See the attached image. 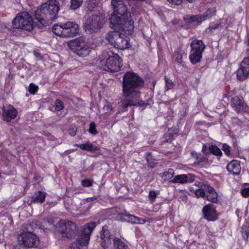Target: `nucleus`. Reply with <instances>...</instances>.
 <instances>
[{"label":"nucleus","mask_w":249,"mask_h":249,"mask_svg":"<svg viewBox=\"0 0 249 249\" xmlns=\"http://www.w3.org/2000/svg\"><path fill=\"white\" fill-rule=\"evenodd\" d=\"M232 18L231 17H228L227 18L221 19L220 22L222 23V25H223V26L226 24L228 26H232Z\"/></svg>","instance_id":"35"},{"label":"nucleus","mask_w":249,"mask_h":249,"mask_svg":"<svg viewBox=\"0 0 249 249\" xmlns=\"http://www.w3.org/2000/svg\"><path fill=\"white\" fill-rule=\"evenodd\" d=\"M206 159H207L206 157L204 156H201L199 155L198 157V159H197V161L198 163L203 162L206 160Z\"/></svg>","instance_id":"50"},{"label":"nucleus","mask_w":249,"mask_h":249,"mask_svg":"<svg viewBox=\"0 0 249 249\" xmlns=\"http://www.w3.org/2000/svg\"><path fill=\"white\" fill-rule=\"evenodd\" d=\"M46 197V193L44 192H35L32 197V201L35 203H42Z\"/></svg>","instance_id":"23"},{"label":"nucleus","mask_w":249,"mask_h":249,"mask_svg":"<svg viewBox=\"0 0 249 249\" xmlns=\"http://www.w3.org/2000/svg\"><path fill=\"white\" fill-rule=\"evenodd\" d=\"M195 18L196 21L197 22H201L203 21L206 20L204 14L195 15Z\"/></svg>","instance_id":"44"},{"label":"nucleus","mask_w":249,"mask_h":249,"mask_svg":"<svg viewBox=\"0 0 249 249\" xmlns=\"http://www.w3.org/2000/svg\"><path fill=\"white\" fill-rule=\"evenodd\" d=\"M216 12V9L215 7L208 8L203 14L206 20L208 19L215 15Z\"/></svg>","instance_id":"29"},{"label":"nucleus","mask_w":249,"mask_h":249,"mask_svg":"<svg viewBox=\"0 0 249 249\" xmlns=\"http://www.w3.org/2000/svg\"><path fill=\"white\" fill-rule=\"evenodd\" d=\"M157 196V194L155 191L152 190L149 192V198L150 201L154 202Z\"/></svg>","instance_id":"43"},{"label":"nucleus","mask_w":249,"mask_h":249,"mask_svg":"<svg viewBox=\"0 0 249 249\" xmlns=\"http://www.w3.org/2000/svg\"><path fill=\"white\" fill-rule=\"evenodd\" d=\"M96 198H97V197L95 196H93L92 197H89V198H87V201L88 202H90L95 200V199H96Z\"/></svg>","instance_id":"51"},{"label":"nucleus","mask_w":249,"mask_h":249,"mask_svg":"<svg viewBox=\"0 0 249 249\" xmlns=\"http://www.w3.org/2000/svg\"><path fill=\"white\" fill-rule=\"evenodd\" d=\"M185 20L188 22H195L196 21L194 16H187L184 18Z\"/></svg>","instance_id":"47"},{"label":"nucleus","mask_w":249,"mask_h":249,"mask_svg":"<svg viewBox=\"0 0 249 249\" xmlns=\"http://www.w3.org/2000/svg\"><path fill=\"white\" fill-rule=\"evenodd\" d=\"M146 159H147V160L148 161V160H149L147 158Z\"/></svg>","instance_id":"55"},{"label":"nucleus","mask_w":249,"mask_h":249,"mask_svg":"<svg viewBox=\"0 0 249 249\" xmlns=\"http://www.w3.org/2000/svg\"><path fill=\"white\" fill-rule=\"evenodd\" d=\"M85 45V43L82 38H76L68 43L69 47L75 53Z\"/></svg>","instance_id":"20"},{"label":"nucleus","mask_w":249,"mask_h":249,"mask_svg":"<svg viewBox=\"0 0 249 249\" xmlns=\"http://www.w3.org/2000/svg\"><path fill=\"white\" fill-rule=\"evenodd\" d=\"M111 4L115 14L110 18L111 28H118L119 29H124L126 25L128 26V30L132 32L134 29L133 22L129 20L130 13L127 12L126 6L123 0H112Z\"/></svg>","instance_id":"2"},{"label":"nucleus","mask_w":249,"mask_h":249,"mask_svg":"<svg viewBox=\"0 0 249 249\" xmlns=\"http://www.w3.org/2000/svg\"><path fill=\"white\" fill-rule=\"evenodd\" d=\"M241 193L244 197L249 196V188H244L241 191Z\"/></svg>","instance_id":"45"},{"label":"nucleus","mask_w":249,"mask_h":249,"mask_svg":"<svg viewBox=\"0 0 249 249\" xmlns=\"http://www.w3.org/2000/svg\"><path fill=\"white\" fill-rule=\"evenodd\" d=\"M222 149L226 155L229 156L230 155L231 147L228 145L226 144H223L222 146Z\"/></svg>","instance_id":"40"},{"label":"nucleus","mask_w":249,"mask_h":249,"mask_svg":"<svg viewBox=\"0 0 249 249\" xmlns=\"http://www.w3.org/2000/svg\"><path fill=\"white\" fill-rule=\"evenodd\" d=\"M195 180V177L193 174H181L175 176L169 182L172 183L185 184L192 183Z\"/></svg>","instance_id":"14"},{"label":"nucleus","mask_w":249,"mask_h":249,"mask_svg":"<svg viewBox=\"0 0 249 249\" xmlns=\"http://www.w3.org/2000/svg\"><path fill=\"white\" fill-rule=\"evenodd\" d=\"M83 0H71L70 8L72 10L78 9L82 4Z\"/></svg>","instance_id":"28"},{"label":"nucleus","mask_w":249,"mask_h":249,"mask_svg":"<svg viewBox=\"0 0 249 249\" xmlns=\"http://www.w3.org/2000/svg\"><path fill=\"white\" fill-rule=\"evenodd\" d=\"M231 105L238 112L241 111L246 112L248 110V107L244 104L240 99L237 96L232 98Z\"/></svg>","instance_id":"19"},{"label":"nucleus","mask_w":249,"mask_h":249,"mask_svg":"<svg viewBox=\"0 0 249 249\" xmlns=\"http://www.w3.org/2000/svg\"><path fill=\"white\" fill-rule=\"evenodd\" d=\"M38 89V87L33 84H30L29 87V91L32 94H34Z\"/></svg>","instance_id":"42"},{"label":"nucleus","mask_w":249,"mask_h":249,"mask_svg":"<svg viewBox=\"0 0 249 249\" xmlns=\"http://www.w3.org/2000/svg\"><path fill=\"white\" fill-rule=\"evenodd\" d=\"M105 37L112 45L117 49L124 50L128 47V37L119 32H109Z\"/></svg>","instance_id":"6"},{"label":"nucleus","mask_w":249,"mask_h":249,"mask_svg":"<svg viewBox=\"0 0 249 249\" xmlns=\"http://www.w3.org/2000/svg\"><path fill=\"white\" fill-rule=\"evenodd\" d=\"M58 231L63 237L71 239L75 233L76 224L70 221H60L58 223Z\"/></svg>","instance_id":"11"},{"label":"nucleus","mask_w":249,"mask_h":249,"mask_svg":"<svg viewBox=\"0 0 249 249\" xmlns=\"http://www.w3.org/2000/svg\"><path fill=\"white\" fill-rule=\"evenodd\" d=\"M175 174V171L173 169L170 168L167 171L164 172L162 174V178L164 181L170 180Z\"/></svg>","instance_id":"26"},{"label":"nucleus","mask_w":249,"mask_h":249,"mask_svg":"<svg viewBox=\"0 0 249 249\" xmlns=\"http://www.w3.org/2000/svg\"><path fill=\"white\" fill-rule=\"evenodd\" d=\"M236 74L237 78L240 81L245 80L249 77V53L248 57L242 61Z\"/></svg>","instance_id":"12"},{"label":"nucleus","mask_w":249,"mask_h":249,"mask_svg":"<svg viewBox=\"0 0 249 249\" xmlns=\"http://www.w3.org/2000/svg\"><path fill=\"white\" fill-rule=\"evenodd\" d=\"M105 23V18L101 14L92 15L87 19L84 28L87 34L96 33L102 28Z\"/></svg>","instance_id":"5"},{"label":"nucleus","mask_w":249,"mask_h":249,"mask_svg":"<svg viewBox=\"0 0 249 249\" xmlns=\"http://www.w3.org/2000/svg\"><path fill=\"white\" fill-rule=\"evenodd\" d=\"M144 84V80L137 73L132 71L125 73L123 80V98L121 100V111L123 112L127 110L129 106L139 105L140 106L144 104L139 101L140 92L139 88Z\"/></svg>","instance_id":"1"},{"label":"nucleus","mask_w":249,"mask_h":249,"mask_svg":"<svg viewBox=\"0 0 249 249\" xmlns=\"http://www.w3.org/2000/svg\"><path fill=\"white\" fill-rule=\"evenodd\" d=\"M64 108L63 102L59 99H57L55 102V109L57 111H60Z\"/></svg>","instance_id":"36"},{"label":"nucleus","mask_w":249,"mask_h":249,"mask_svg":"<svg viewBox=\"0 0 249 249\" xmlns=\"http://www.w3.org/2000/svg\"><path fill=\"white\" fill-rule=\"evenodd\" d=\"M90 50L85 45L75 53L76 54L80 57H85L89 54Z\"/></svg>","instance_id":"27"},{"label":"nucleus","mask_w":249,"mask_h":249,"mask_svg":"<svg viewBox=\"0 0 249 249\" xmlns=\"http://www.w3.org/2000/svg\"><path fill=\"white\" fill-rule=\"evenodd\" d=\"M191 50L190 53L189 59L193 64L201 61L202 54L205 49V45L202 40L195 39L191 44Z\"/></svg>","instance_id":"10"},{"label":"nucleus","mask_w":249,"mask_h":249,"mask_svg":"<svg viewBox=\"0 0 249 249\" xmlns=\"http://www.w3.org/2000/svg\"><path fill=\"white\" fill-rule=\"evenodd\" d=\"M219 27H223V25H222V23H211L209 27L206 29V32L207 33H211L212 31L213 30H216L218 29Z\"/></svg>","instance_id":"30"},{"label":"nucleus","mask_w":249,"mask_h":249,"mask_svg":"<svg viewBox=\"0 0 249 249\" xmlns=\"http://www.w3.org/2000/svg\"><path fill=\"white\" fill-rule=\"evenodd\" d=\"M114 249H129L128 246L118 238L114 239Z\"/></svg>","instance_id":"25"},{"label":"nucleus","mask_w":249,"mask_h":249,"mask_svg":"<svg viewBox=\"0 0 249 249\" xmlns=\"http://www.w3.org/2000/svg\"><path fill=\"white\" fill-rule=\"evenodd\" d=\"M210 151L216 156H221L222 155V152L220 148L215 145H211L209 147Z\"/></svg>","instance_id":"32"},{"label":"nucleus","mask_w":249,"mask_h":249,"mask_svg":"<svg viewBox=\"0 0 249 249\" xmlns=\"http://www.w3.org/2000/svg\"><path fill=\"white\" fill-rule=\"evenodd\" d=\"M101 238L102 240L101 246L104 249H107L111 244V239L109 231L106 227H103L101 233Z\"/></svg>","instance_id":"18"},{"label":"nucleus","mask_w":249,"mask_h":249,"mask_svg":"<svg viewBox=\"0 0 249 249\" xmlns=\"http://www.w3.org/2000/svg\"><path fill=\"white\" fill-rule=\"evenodd\" d=\"M102 57L103 58L100 61L99 67L104 71L111 72H117L123 66L121 58L118 54L111 51L104 52Z\"/></svg>","instance_id":"3"},{"label":"nucleus","mask_w":249,"mask_h":249,"mask_svg":"<svg viewBox=\"0 0 249 249\" xmlns=\"http://www.w3.org/2000/svg\"><path fill=\"white\" fill-rule=\"evenodd\" d=\"M202 188L204 190L205 193L207 192L209 194L215 191L213 187L210 186L209 185H208L207 184H203Z\"/></svg>","instance_id":"37"},{"label":"nucleus","mask_w":249,"mask_h":249,"mask_svg":"<svg viewBox=\"0 0 249 249\" xmlns=\"http://www.w3.org/2000/svg\"><path fill=\"white\" fill-rule=\"evenodd\" d=\"M217 193L215 191L210 194L207 195L206 198L210 202L216 203L217 201Z\"/></svg>","instance_id":"31"},{"label":"nucleus","mask_w":249,"mask_h":249,"mask_svg":"<svg viewBox=\"0 0 249 249\" xmlns=\"http://www.w3.org/2000/svg\"><path fill=\"white\" fill-rule=\"evenodd\" d=\"M191 154H192V156L194 158H196V160L198 159V157L199 155H198V154L196 152L194 151V152H192L191 153Z\"/></svg>","instance_id":"52"},{"label":"nucleus","mask_w":249,"mask_h":249,"mask_svg":"<svg viewBox=\"0 0 249 249\" xmlns=\"http://www.w3.org/2000/svg\"><path fill=\"white\" fill-rule=\"evenodd\" d=\"M64 30L63 23H61L60 25L55 24L52 27L53 32L56 35L62 37H65L63 33Z\"/></svg>","instance_id":"24"},{"label":"nucleus","mask_w":249,"mask_h":249,"mask_svg":"<svg viewBox=\"0 0 249 249\" xmlns=\"http://www.w3.org/2000/svg\"><path fill=\"white\" fill-rule=\"evenodd\" d=\"M69 134L71 136H74L76 134V129L75 128H70L69 129Z\"/></svg>","instance_id":"48"},{"label":"nucleus","mask_w":249,"mask_h":249,"mask_svg":"<svg viewBox=\"0 0 249 249\" xmlns=\"http://www.w3.org/2000/svg\"><path fill=\"white\" fill-rule=\"evenodd\" d=\"M18 114L17 110L12 106L8 105L2 108V116L3 119L7 122L15 119Z\"/></svg>","instance_id":"15"},{"label":"nucleus","mask_w":249,"mask_h":249,"mask_svg":"<svg viewBox=\"0 0 249 249\" xmlns=\"http://www.w3.org/2000/svg\"><path fill=\"white\" fill-rule=\"evenodd\" d=\"M97 225L95 222H91L83 226L81 238L71 244V249H80L81 247L87 246L89 243L90 235Z\"/></svg>","instance_id":"8"},{"label":"nucleus","mask_w":249,"mask_h":249,"mask_svg":"<svg viewBox=\"0 0 249 249\" xmlns=\"http://www.w3.org/2000/svg\"><path fill=\"white\" fill-rule=\"evenodd\" d=\"M167 1L176 5H179L182 3L183 0H167Z\"/></svg>","instance_id":"49"},{"label":"nucleus","mask_w":249,"mask_h":249,"mask_svg":"<svg viewBox=\"0 0 249 249\" xmlns=\"http://www.w3.org/2000/svg\"><path fill=\"white\" fill-rule=\"evenodd\" d=\"M59 7L58 4L50 1L42 4L35 13L36 18L41 22L46 19H52L58 13Z\"/></svg>","instance_id":"4"},{"label":"nucleus","mask_w":249,"mask_h":249,"mask_svg":"<svg viewBox=\"0 0 249 249\" xmlns=\"http://www.w3.org/2000/svg\"><path fill=\"white\" fill-rule=\"evenodd\" d=\"M63 33L65 37H71L76 36L79 31V25L74 22L67 21L63 23Z\"/></svg>","instance_id":"13"},{"label":"nucleus","mask_w":249,"mask_h":249,"mask_svg":"<svg viewBox=\"0 0 249 249\" xmlns=\"http://www.w3.org/2000/svg\"><path fill=\"white\" fill-rule=\"evenodd\" d=\"M113 109L112 106L111 104L107 103L104 107V109L105 111H108L109 110H112Z\"/></svg>","instance_id":"46"},{"label":"nucleus","mask_w":249,"mask_h":249,"mask_svg":"<svg viewBox=\"0 0 249 249\" xmlns=\"http://www.w3.org/2000/svg\"><path fill=\"white\" fill-rule=\"evenodd\" d=\"M227 169L233 175H238L241 171L240 163L236 160H233L227 165Z\"/></svg>","instance_id":"21"},{"label":"nucleus","mask_w":249,"mask_h":249,"mask_svg":"<svg viewBox=\"0 0 249 249\" xmlns=\"http://www.w3.org/2000/svg\"><path fill=\"white\" fill-rule=\"evenodd\" d=\"M14 28L28 31L34 28L32 17L26 12H22L18 14L13 20Z\"/></svg>","instance_id":"7"},{"label":"nucleus","mask_w":249,"mask_h":249,"mask_svg":"<svg viewBox=\"0 0 249 249\" xmlns=\"http://www.w3.org/2000/svg\"><path fill=\"white\" fill-rule=\"evenodd\" d=\"M187 1L191 3V2H193L194 1H195V0H186Z\"/></svg>","instance_id":"53"},{"label":"nucleus","mask_w":249,"mask_h":249,"mask_svg":"<svg viewBox=\"0 0 249 249\" xmlns=\"http://www.w3.org/2000/svg\"><path fill=\"white\" fill-rule=\"evenodd\" d=\"M25 226H26V225H23V226H22V228H25V227H25Z\"/></svg>","instance_id":"54"},{"label":"nucleus","mask_w":249,"mask_h":249,"mask_svg":"<svg viewBox=\"0 0 249 249\" xmlns=\"http://www.w3.org/2000/svg\"><path fill=\"white\" fill-rule=\"evenodd\" d=\"M165 90L167 91L172 89L174 85L172 80L168 79L166 76L165 77Z\"/></svg>","instance_id":"33"},{"label":"nucleus","mask_w":249,"mask_h":249,"mask_svg":"<svg viewBox=\"0 0 249 249\" xmlns=\"http://www.w3.org/2000/svg\"><path fill=\"white\" fill-rule=\"evenodd\" d=\"M97 6L96 0H90L89 1L87 5L88 9L92 11Z\"/></svg>","instance_id":"38"},{"label":"nucleus","mask_w":249,"mask_h":249,"mask_svg":"<svg viewBox=\"0 0 249 249\" xmlns=\"http://www.w3.org/2000/svg\"><path fill=\"white\" fill-rule=\"evenodd\" d=\"M18 234V239L20 245L28 249L36 248L40 244L38 236L31 231H24Z\"/></svg>","instance_id":"9"},{"label":"nucleus","mask_w":249,"mask_h":249,"mask_svg":"<svg viewBox=\"0 0 249 249\" xmlns=\"http://www.w3.org/2000/svg\"><path fill=\"white\" fill-rule=\"evenodd\" d=\"M195 195L197 197H201L206 198V196L205 195V192L204 190L202 188V184L201 185L199 189L195 191Z\"/></svg>","instance_id":"34"},{"label":"nucleus","mask_w":249,"mask_h":249,"mask_svg":"<svg viewBox=\"0 0 249 249\" xmlns=\"http://www.w3.org/2000/svg\"><path fill=\"white\" fill-rule=\"evenodd\" d=\"M75 146L79 147L81 150L90 152H96L99 150L97 146L92 144L89 141H87L84 143L76 144Z\"/></svg>","instance_id":"22"},{"label":"nucleus","mask_w":249,"mask_h":249,"mask_svg":"<svg viewBox=\"0 0 249 249\" xmlns=\"http://www.w3.org/2000/svg\"><path fill=\"white\" fill-rule=\"evenodd\" d=\"M89 132L94 135H96L98 133V131L96 128V125L94 123H91L90 124V126L89 128Z\"/></svg>","instance_id":"39"},{"label":"nucleus","mask_w":249,"mask_h":249,"mask_svg":"<svg viewBox=\"0 0 249 249\" xmlns=\"http://www.w3.org/2000/svg\"><path fill=\"white\" fill-rule=\"evenodd\" d=\"M81 184L83 187H90L92 185V181L90 179H86L82 181Z\"/></svg>","instance_id":"41"},{"label":"nucleus","mask_w":249,"mask_h":249,"mask_svg":"<svg viewBox=\"0 0 249 249\" xmlns=\"http://www.w3.org/2000/svg\"><path fill=\"white\" fill-rule=\"evenodd\" d=\"M117 218L122 221H127L132 224L141 223V219L139 217L127 213H120L117 216Z\"/></svg>","instance_id":"17"},{"label":"nucleus","mask_w":249,"mask_h":249,"mask_svg":"<svg viewBox=\"0 0 249 249\" xmlns=\"http://www.w3.org/2000/svg\"><path fill=\"white\" fill-rule=\"evenodd\" d=\"M203 213L204 217L208 221H214L217 219L216 210L212 204H208L204 207Z\"/></svg>","instance_id":"16"}]
</instances>
